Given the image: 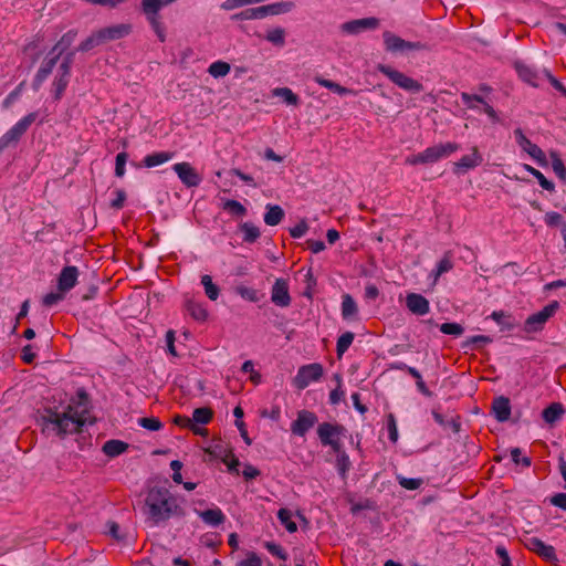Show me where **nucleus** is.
<instances>
[{
  "label": "nucleus",
  "mask_w": 566,
  "mask_h": 566,
  "mask_svg": "<svg viewBox=\"0 0 566 566\" xmlns=\"http://www.w3.org/2000/svg\"><path fill=\"white\" fill-rule=\"evenodd\" d=\"M335 453L337 454V457H336L337 471L343 478H345L346 473L349 471L350 465H352L349 457L342 449Z\"/></svg>",
  "instance_id": "37998d69"
},
{
  "label": "nucleus",
  "mask_w": 566,
  "mask_h": 566,
  "mask_svg": "<svg viewBox=\"0 0 566 566\" xmlns=\"http://www.w3.org/2000/svg\"><path fill=\"white\" fill-rule=\"evenodd\" d=\"M285 213L282 207L277 205H266V212L264 213V222L268 226H277L284 218Z\"/></svg>",
  "instance_id": "cd10ccee"
},
{
  "label": "nucleus",
  "mask_w": 566,
  "mask_h": 566,
  "mask_svg": "<svg viewBox=\"0 0 566 566\" xmlns=\"http://www.w3.org/2000/svg\"><path fill=\"white\" fill-rule=\"evenodd\" d=\"M57 60H59L57 56L53 55L52 57L44 61V63L41 65V67L38 70L35 76H34V80L32 83V87L34 91H38L40 88V86L42 85V83L52 73L54 66L56 65Z\"/></svg>",
  "instance_id": "4be33fe9"
},
{
  "label": "nucleus",
  "mask_w": 566,
  "mask_h": 566,
  "mask_svg": "<svg viewBox=\"0 0 566 566\" xmlns=\"http://www.w3.org/2000/svg\"><path fill=\"white\" fill-rule=\"evenodd\" d=\"M67 84H69V77H66V76L55 77V80L53 82V92H54V98L56 101H59L62 97L64 91L67 87Z\"/></svg>",
  "instance_id": "4d7b16f0"
},
{
  "label": "nucleus",
  "mask_w": 566,
  "mask_h": 566,
  "mask_svg": "<svg viewBox=\"0 0 566 566\" xmlns=\"http://www.w3.org/2000/svg\"><path fill=\"white\" fill-rule=\"evenodd\" d=\"M379 24L380 21L378 18L369 17L344 22L339 25V30L346 35H357L367 30H376Z\"/></svg>",
  "instance_id": "9d476101"
},
{
  "label": "nucleus",
  "mask_w": 566,
  "mask_h": 566,
  "mask_svg": "<svg viewBox=\"0 0 566 566\" xmlns=\"http://www.w3.org/2000/svg\"><path fill=\"white\" fill-rule=\"evenodd\" d=\"M544 219H545V223L548 227H560V228H563V223H565L563 221V217L558 212H555V211L547 212L545 214Z\"/></svg>",
  "instance_id": "69168bd1"
},
{
  "label": "nucleus",
  "mask_w": 566,
  "mask_h": 566,
  "mask_svg": "<svg viewBox=\"0 0 566 566\" xmlns=\"http://www.w3.org/2000/svg\"><path fill=\"white\" fill-rule=\"evenodd\" d=\"M453 269L452 253L447 251L442 259L437 263L436 269H433L430 273V277L433 281V284H437L439 277L451 271Z\"/></svg>",
  "instance_id": "b1692460"
},
{
  "label": "nucleus",
  "mask_w": 566,
  "mask_h": 566,
  "mask_svg": "<svg viewBox=\"0 0 566 566\" xmlns=\"http://www.w3.org/2000/svg\"><path fill=\"white\" fill-rule=\"evenodd\" d=\"M314 81L319 84L321 86L325 87V88H328L329 91L338 94V95H348V94H353L355 95L356 93L353 91V90H349L345 86H342L339 85L338 83L336 82H333L331 80H326L319 75L315 76L314 77Z\"/></svg>",
  "instance_id": "72a5a7b5"
},
{
  "label": "nucleus",
  "mask_w": 566,
  "mask_h": 566,
  "mask_svg": "<svg viewBox=\"0 0 566 566\" xmlns=\"http://www.w3.org/2000/svg\"><path fill=\"white\" fill-rule=\"evenodd\" d=\"M234 291L238 295H240L242 298H244L249 302L256 303L260 301V294L253 287H249V286L240 284L234 287Z\"/></svg>",
  "instance_id": "79ce46f5"
},
{
  "label": "nucleus",
  "mask_w": 566,
  "mask_h": 566,
  "mask_svg": "<svg viewBox=\"0 0 566 566\" xmlns=\"http://www.w3.org/2000/svg\"><path fill=\"white\" fill-rule=\"evenodd\" d=\"M208 72L216 78L223 77L230 72V64L223 61H216L210 64Z\"/></svg>",
  "instance_id": "c03bdc74"
},
{
  "label": "nucleus",
  "mask_w": 566,
  "mask_h": 566,
  "mask_svg": "<svg viewBox=\"0 0 566 566\" xmlns=\"http://www.w3.org/2000/svg\"><path fill=\"white\" fill-rule=\"evenodd\" d=\"M176 1L177 0H142V9L159 12L163 7L169 6Z\"/></svg>",
  "instance_id": "3c124183"
},
{
  "label": "nucleus",
  "mask_w": 566,
  "mask_h": 566,
  "mask_svg": "<svg viewBox=\"0 0 566 566\" xmlns=\"http://www.w3.org/2000/svg\"><path fill=\"white\" fill-rule=\"evenodd\" d=\"M199 516L206 524H208L210 526H214V527L222 524L226 520L224 514L218 507L201 511V512H199Z\"/></svg>",
  "instance_id": "bb28decb"
},
{
  "label": "nucleus",
  "mask_w": 566,
  "mask_h": 566,
  "mask_svg": "<svg viewBox=\"0 0 566 566\" xmlns=\"http://www.w3.org/2000/svg\"><path fill=\"white\" fill-rule=\"evenodd\" d=\"M377 71L387 76L395 85L407 92L420 93L423 90V86L420 82L398 70L392 69L389 65L378 64Z\"/></svg>",
  "instance_id": "0eeeda50"
},
{
  "label": "nucleus",
  "mask_w": 566,
  "mask_h": 566,
  "mask_svg": "<svg viewBox=\"0 0 566 566\" xmlns=\"http://www.w3.org/2000/svg\"><path fill=\"white\" fill-rule=\"evenodd\" d=\"M526 170L537 179L538 184L541 185V187L545 190H548V191H554L555 189V186L553 184V181L548 180L539 170L531 167V166H526Z\"/></svg>",
  "instance_id": "09e8293b"
},
{
  "label": "nucleus",
  "mask_w": 566,
  "mask_h": 566,
  "mask_svg": "<svg viewBox=\"0 0 566 566\" xmlns=\"http://www.w3.org/2000/svg\"><path fill=\"white\" fill-rule=\"evenodd\" d=\"M274 95L281 97L287 105L296 106L300 102L298 96L289 87L275 88Z\"/></svg>",
  "instance_id": "a18cd8bd"
},
{
  "label": "nucleus",
  "mask_w": 566,
  "mask_h": 566,
  "mask_svg": "<svg viewBox=\"0 0 566 566\" xmlns=\"http://www.w3.org/2000/svg\"><path fill=\"white\" fill-rule=\"evenodd\" d=\"M140 511L149 526H161L170 518L185 515L177 496L168 488L159 485L148 488Z\"/></svg>",
  "instance_id": "f03ea898"
},
{
  "label": "nucleus",
  "mask_w": 566,
  "mask_h": 566,
  "mask_svg": "<svg viewBox=\"0 0 566 566\" xmlns=\"http://www.w3.org/2000/svg\"><path fill=\"white\" fill-rule=\"evenodd\" d=\"M461 99L463 102V104L468 107V108H471V109H479V106L478 104H482L484 103V98L480 95H476V94H469V93H461Z\"/></svg>",
  "instance_id": "603ef678"
},
{
  "label": "nucleus",
  "mask_w": 566,
  "mask_h": 566,
  "mask_svg": "<svg viewBox=\"0 0 566 566\" xmlns=\"http://www.w3.org/2000/svg\"><path fill=\"white\" fill-rule=\"evenodd\" d=\"M138 424L149 431H158L163 428L161 421L156 417L139 418Z\"/></svg>",
  "instance_id": "864d4df0"
},
{
  "label": "nucleus",
  "mask_w": 566,
  "mask_h": 566,
  "mask_svg": "<svg viewBox=\"0 0 566 566\" xmlns=\"http://www.w3.org/2000/svg\"><path fill=\"white\" fill-rule=\"evenodd\" d=\"M511 458L514 464L516 465L528 468L532 464V460L530 457H522V451L520 448H513L511 450Z\"/></svg>",
  "instance_id": "680f3d73"
},
{
  "label": "nucleus",
  "mask_w": 566,
  "mask_h": 566,
  "mask_svg": "<svg viewBox=\"0 0 566 566\" xmlns=\"http://www.w3.org/2000/svg\"><path fill=\"white\" fill-rule=\"evenodd\" d=\"M397 481H398L399 485L406 490H417L423 483V480L420 478L413 479V478H406V476H401V475L397 476Z\"/></svg>",
  "instance_id": "6e6d98bb"
},
{
  "label": "nucleus",
  "mask_w": 566,
  "mask_h": 566,
  "mask_svg": "<svg viewBox=\"0 0 566 566\" xmlns=\"http://www.w3.org/2000/svg\"><path fill=\"white\" fill-rule=\"evenodd\" d=\"M212 418V411L209 408H197L192 412V421L200 424H207Z\"/></svg>",
  "instance_id": "8fccbe9b"
},
{
  "label": "nucleus",
  "mask_w": 566,
  "mask_h": 566,
  "mask_svg": "<svg viewBox=\"0 0 566 566\" xmlns=\"http://www.w3.org/2000/svg\"><path fill=\"white\" fill-rule=\"evenodd\" d=\"M406 304L408 310L416 315H426L430 306L428 300L421 294L410 293L407 295Z\"/></svg>",
  "instance_id": "6ab92c4d"
},
{
  "label": "nucleus",
  "mask_w": 566,
  "mask_h": 566,
  "mask_svg": "<svg viewBox=\"0 0 566 566\" xmlns=\"http://www.w3.org/2000/svg\"><path fill=\"white\" fill-rule=\"evenodd\" d=\"M346 433L344 426L338 423L322 422L317 427V436L325 447H331L334 452L342 449L340 438Z\"/></svg>",
  "instance_id": "423d86ee"
},
{
  "label": "nucleus",
  "mask_w": 566,
  "mask_h": 566,
  "mask_svg": "<svg viewBox=\"0 0 566 566\" xmlns=\"http://www.w3.org/2000/svg\"><path fill=\"white\" fill-rule=\"evenodd\" d=\"M240 230L243 233V241L247 243H254L261 235L259 228L251 222L242 223Z\"/></svg>",
  "instance_id": "e433bc0d"
},
{
  "label": "nucleus",
  "mask_w": 566,
  "mask_h": 566,
  "mask_svg": "<svg viewBox=\"0 0 566 566\" xmlns=\"http://www.w3.org/2000/svg\"><path fill=\"white\" fill-rule=\"evenodd\" d=\"M277 518L289 533H295L297 531V525L292 521V512L290 510L280 509Z\"/></svg>",
  "instance_id": "ea45409f"
},
{
  "label": "nucleus",
  "mask_w": 566,
  "mask_h": 566,
  "mask_svg": "<svg viewBox=\"0 0 566 566\" xmlns=\"http://www.w3.org/2000/svg\"><path fill=\"white\" fill-rule=\"evenodd\" d=\"M483 161L481 154L479 153L476 147L472 148V153L470 155H464L460 158L459 161L454 163L453 171L454 174L465 172L469 169H473L480 166Z\"/></svg>",
  "instance_id": "f3484780"
},
{
  "label": "nucleus",
  "mask_w": 566,
  "mask_h": 566,
  "mask_svg": "<svg viewBox=\"0 0 566 566\" xmlns=\"http://www.w3.org/2000/svg\"><path fill=\"white\" fill-rule=\"evenodd\" d=\"M323 376V366L318 363H313L302 366L296 376L294 377V386L297 389H305L311 382L317 381Z\"/></svg>",
  "instance_id": "1a4fd4ad"
},
{
  "label": "nucleus",
  "mask_w": 566,
  "mask_h": 566,
  "mask_svg": "<svg viewBox=\"0 0 566 566\" xmlns=\"http://www.w3.org/2000/svg\"><path fill=\"white\" fill-rule=\"evenodd\" d=\"M174 157L170 151L153 153L144 157L143 165L147 168H153L169 161Z\"/></svg>",
  "instance_id": "c756f323"
},
{
  "label": "nucleus",
  "mask_w": 566,
  "mask_h": 566,
  "mask_svg": "<svg viewBox=\"0 0 566 566\" xmlns=\"http://www.w3.org/2000/svg\"><path fill=\"white\" fill-rule=\"evenodd\" d=\"M264 547L268 549V552L270 554H272L273 556H276L279 559H281V560L287 559V554L281 545H279L274 542H265Z\"/></svg>",
  "instance_id": "bf43d9fd"
},
{
  "label": "nucleus",
  "mask_w": 566,
  "mask_h": 566,
  "mask_svg": "<svg viewBox=\"0 0 566 566\" xmlns=\"http://www.w3.org/2000/svg\"><path fill=\"white\" fill-rule=\"evenodd\" d=\"M38 112H31L19 119L6 134L0 137V153L15 147L29 127L36 120Z\"/></svg>",
  "instance_id": "20e7f679"
},
{
  "label": "nucleus",
  "mask_w": 566,
  "mask_h": 566,
  "mask_svg": "<svg viewBox=\"0 0 566 566\" xmlns=\"http://www.w3.org/2000/svg\"><path fill=\"white\" fill-rule=\"evenodd\" d=\"M128 159V154L125 151L118 153L115 158V176L118 178L124 177L125 166Z\"/></svg>",
  "instance_id": "13d9d810"
},
{
  "label": "nucleus",
  "mask_w": 566,
  "mask_h": 566,
  "mask_svg": "<svg viewBox=\"0 0 566 566\" xmlns=\"http://www.w3.org/2000/svg\"><path fill=\"white\" fill-rule=\"evenodd\" d=\"M495 554L501 559V566H512L509 552L503 545L495 547Z\"/></svg>",
  "instance_id": "774afa93"
},
{
  "label": "nucleus",
  "mask_w": 566,
  "mask_h": 566,
  "mask_svg": "<svg viewBox=\"0 0 566 566\" xmlns=\"http://www.w3.org/2000/svg\"><path fill=\"white\" fill-rule=\"evenodd\" d=\"M265 18L264 6L249 8L231 17L233 21L259 20Z\"/></svg>",
  "instance_id": "2f4dec72"
},
{
  "label": "nucleus",
  "mask_w": 566,
  "mask_h": 566,
  "mask_svg": "<svg viewBox=\"0 0 566 566\" xmlns=\"http://www.w3.org/2000/svg\"><path fill=\"white\" fill-rule=\"evenodd\" d=\"M440 331L443 334L457 337L463 334L464 328L458 323H443L440 325Z\"/></svg>",
  "instance_id": "052dcab7"
},
{
  "label": "nucleus",
  "mask_w": 566,
  "mask_h": 566,
  "mask_svg": "<svg viewBox=\"0 0 566 566\" xmlns=\"http://www.w3.org/2000/svg\"><path fill=\"white\" fill-rule=\"evenodd\" d=\"M77 279L78 270L76 266H64L57 277V290L62 293L69 292L76 285Z\"/></svg>",
  "instance_id": "dca6fc26"
},
{
  "label": "nucleus",
  "mask_w": 566,
  "mask_h": 566,
  "mask_svg": "<svg viewBox=\"0 0 566 566\" xmlns=\"http://www.w3.org/2000/svg\"><path fill=\"white\" fill-rule=\"evenodd\" d=\"M77 33L74 30H70L57 41V43L53 46L50 54L57 56V59L66 51L71 44L74 42Z\"/></svg>",
  "instance_id": "a878e982"
},
{
  "label": "nucleus",
  "mask_w": 566,
  "mask_h": 566,
  "mask_svg": "<svg viewBox=\"0 0 566 566\" xmlns=\"http://www.w3.org/2000/svg\"><path fill=\"white\" fill-rule=\"evenodd\" d=\"M295 8L293 1H280L264 6L265 17L280 15L291 12Z\"/></svg>",
  "instance_id": "7c9ffc66"
},
{
  "label": "nucleus",
  "mask_w": 566,
  "mask_h": 566,
  "mask_svg": "<svg viewBox=\"0 0 566 566\" xmlns=\"http://www.w3.org/2000/svg\"><path fill=\"white\" fill-rule=\"evenodd\" d=\"M354 338L355 335L352 332H345L338 337L336 344V353L338 357H342L347 352L349 346L353 344Z\"/></svg>",
  "instance_id": "58836bf2"
},
{
  "label": "nucleus",
  "mask_w": 566,
  "mask_h": 566,
  "mask_svg": "<svg viewBox=\"0 0 566 566\" xmlns=\"http://www.w3.org/2000/svg\"><path fill=\"white\" fill-rule=\"evenodd\" d=\"M357 313V305L349 294L343 295L342 315L345 319L353 317Z\"/></svg>",
  "instance_id": "a19ab883"
},
{
  "label": "nucleus",
  "mask_w": 566,
  "mask_h": 566,
  "mask_svg": "<svg viewBox=\"0 0 566 566\" xmlns=\"http://www.w3.org/2000/svg\"><path fill=\"white\" fill-rule=\"evenodd\" d=\"M64 294L65 293H62L60 291L48 293L46 295H44L42 303L44 306L48 307L53 306L64 298Z\"/></svg>",
  "instance_id": "0e129e2a"
},
{
  "label": "nucleus",
  "mask_w": 566,
  "mask_h": 566,
  "mask_svg": "<svg viewBox=\"0 0 566 566\" xmlns=\"http://www.w3.org/2000/svg\"><path fill=\"white\" fill-rule=\"evenodd\" d=\"M565 413V408L560 402H553L542 411L543 420L549 424H555Z\"/></svg>",
  "instance_id": "5701e85b"
},
{
  "label": "nucleus",
  "mask_w": 566,
  "mask_h": 566,
  "mask_svg": "<svg viewBox=\"0 0 566 566\" xmlns=\"http://www.w3.org/2000/svg\"><path fill=\"white\" fill-rule=\"evenodd\" d=\"M223 209L237 217H244L247 214L245 207L241 202L233 199L226 200L223 203Z\"/></svg>",
  "instance_id": "49530a36"
},
{
  "label": "nucleus",
  "mask_w": 566,
  "mask_h": 566,
  "mask_svg": "<svg viewBox=\"0 0 566 566\" xmlns=\"http://www.w3.org/2000/svg\"><path fill=\"white\" fill-rule=\"evenodd\" d=\"M317 422V416L308 410H301L297 413L296 420L291 424V431L293 434L304 437L305 433L314 427Z\"/></svg>",
  "instance_id": "f8f14e48"
},
{
  "label": "nucleus",
  "mask_w": 566,
  "mask_h": 566,
  "mask_svg": "<svg viewBox=\"0 0 566 566\" xmlns=\"http://www.w3.org/2000/svg\"><path fill=\"white\" fill-rule=\"evenodd\" d=\"M285 30L276 27L266 32L265 40L275 46L283 48L285 45Z\"/></svg>",
  "instance_id": "c9c22d12"
},
{
  "label": "nucleus",
  "mask_w": 566,
  "mask_h": 566,
  "mask_svg": "<svg viewBox=\"0 0 566 566\" xmlns=\"http://www.w3.org/2000/svg\"><path fill=\"white\" fill-rule=\"evenodd\" d=\"M222 462L228 467L230 472L239 473L238 467L240 462L232 452H226V454L222 457Z\"/></svg>",
  "instance_id": "e2e57ef3"
},
{
  "label": "nucleus",
  "mask_w": 566,
  "mask_h": 566,
  "mask_svg": "<svg viewBox=\"0 0 566 566\" xmlns=\"http://www.w3.org/2000/svg\"><path fill=\"white\" fill-rule=\"evenodd\" d=\"M559 308V303L557 301H552L546 306H544L541 311L530 315L523 326V331L526 334H534L542 332L548 322Z\"/></svg>",
  "instance_id": "39448f33"
},
{
  "label": "nucleus",
  "mask_w": 566,
  "mask_h": 566,
  "mask_svg": "<svg viewBox=\"0 0 566 566\" xmlns=\"http://www.w3.org/2000/svg\"><path fill=\"white\" fill-rule=\"evenodd\" d=\"M552 158V168L556 176L560 178L563 181H566V167L556 151L551 153Z\"/></svg>",
  "instance_id": "de8ad7c7"
},
{
  "label": "nucleus",
  "mask_w": 566,
  "mask_h": 566,
  "mask_svg": "<svg viewBox=\"0 0 566 566\" xmlns=\"http://www.w3.org/2000/svg\"><path fill=\"white\" fill-rule=\"evenodd\" d=\"M185 307L193 319L198 322H203L207 319L208 312L201 303H197L193 300H187Z\"/></svg>",
  "instance_id": "473e14b6"
},
{
  "label": "nucleus",
  "mask_w": 566,
  "mask_h": 566,
  "mask_svg": "<svg viewBox=\"0 0 566 566\" xmlns=\"http://www.w3.org/2000/svg\"><path fill=\"white\" fill-rule=\"evenodd\" d=\"M180 181L188 188L198 187L202 181L201 176L189 163H177L172 166Z\"/></svg>",
  "instance_id": "9b49d317"
},
{
  "label": "nucleus",
  "mask_w": 566,
  "mask_h": 566,
  "mask_svg": "<svg viewBox=\"0 0 566 566\" xmlns=\"http://www.w3.org/2000/svg\"><path fill=\"white\" fill-rule=\"evenodd\" d=\"M460 146L457 143L448 142L426 148L423 151L406 157L405 163L410 166L434 164L442 158H447Z\"/></svg>",
  "instance_id": "7ed1b4c3"
},
{
  "label": "nucleus",
  "mask_w": 566,
  "mask_h": 566,
  "mask_svg": "<svg viewBox=\"0 0 566 566\" xmlns=\"http://www.w3.org/2000/svg\"><path fill=\"white\" fill-rule=\"evenodd\" d=\"M102 43L104 42L99 39V32L97 31L80 44L78 51L87 52Z\"/></svg>",
  "instance_id": "5fc2aeb1"
},
{
  "label": "nucleus",
  "mask_w": 566,
  "mask_h": 566,
  "mask_svg": "<svg viewBox=\"0 0 566 566\" xmlns=\"http://www.w3.org/2000/svg\"><path fill=\"white\" fill-rule=\"evenodd\" d=\"M514 136L518 146L526 151L538 164L545 163L544 151L534 143H532L522 132L521 128L514 130Z\"/></svg>",
  "instance_id": "4468645a"
},
{
  "label": "nucleus",
  "mask_w": 566,
  "mask_h": 566,
  "mask_svg": "<svg viewBox=\"0 0 566 566\" xmlns=\"http://www.w3.org/2000/svg\"><path fill=\"white\" fill-rule=\"evenodd\" d=\"M514 66L523 82L534 87H538L541 85V82L545 76L543 71H537L523 62H515Z\"/></svg>",
  "instance_id": "2eb2a0df"
},
{
  "label": "nucleus",
  "mask_w": 566,
  "mask_h": 566,
  "mask_svg": "<svg viewBox=\"0 0 566 566\" xmlns=\"http://www.w3.org/2000/svg\"><path fill=\"white\" fill-rule=\"evenodd\" d=\"M289 282L285 279H276L271 289V302L280 307H287L291 304Z\"/></svg>",
  "instance_id": "ddd939ff"
},
{
  "label": "nucleus",
  "mask_w": 566,
  "mask_h": 566,
  "mask_svg": "<svg viewBox=\"0 0 566 566\" xmlns=\"http://www.w3.org/2000/svg\"><path fill=\"white\" fill-rule=\"evenodd\" d=\"M490 318L496 322L501 326V331H513L516 327L511 314L504 311H494L491 313Z\"/></svg>",
  "instance_id": "c85d7f7f"
},
{
  "label": "nucleus",
  "mask_w": 566,
  "mask_h": 566,
  "mask_svg": "<svg viewBox=\"0 0 566 566\" xmlns=\"http://www.w3.org/2000/svg\"><path fill=\"white\" fill-rule=\"evenodd\" d=\"M90 413V399L85 390L80 389L67 407L62 411L56 408H44L40 413L42 430L54 433L61 438L82 430Z\"/></svg>",
  "instance_id": "f257e3e1"
},
{
  "label": "nucleus",
  "mask_w": 566,
  "mask_h": 566,
  "mask_svg": "<svg viewBox=\"0 0 566 566\" xmlns=\"http://www.w3.org/2000/svg\"><path fill=\"white\" fill-rule=\"evenodd\" d=\"M132 27L129 24H116L98 30L99 39L105 43L112 40H118L129 34Z\"/></svg>",
  "instance_id": "aec40b11"
},
{
  "label": "nucleus",
  "mask_w": 566,
  "mask_h": 566,
  "mask_svg": "<svg viewBox=\"0 0 566 566\" xmlns=\"http://www.w3.org/2000/svg\"><path fill=\"white\" fill-rule=\"evenodd\" d=\"M128 444L120 440H108L103 446V452L108 457H117L124 453Z\"/></svg>",
  "instance_id": "f704fd0d"
},
{
  "label": "nucleus",
  "mask_w": 566,
  "mask_h": 566,
  "mask_svg": "<svg viewBox=\"0 0 566 566\" xmlns=\"http://www.w3.org/2000/svg\"><path fill=\"white\" fill-rule=\"evenodd\" d=\"M144 14L147 18V21L151 25L154 32L158 36L160 42H164L166 40V33H165V27L160 22L159 12H151L148 9H142Z\"/></svg>",
  "instance_id": "393cba45"
},
{
  "label": "nucleus",
  "mask_w": 566,
  "mask_h": 566,
  "mask_svg": "<svg viewBox=\"0 0 566 566\" xmlns=\"http://www.w3.org/2000/svg\"><path fill=\"white\" fill-rule=\"evenodd\" d=\"M492 412L497 421H507L511 416L510 399L504 396L495 398L492 402Z\"/></svg>",
  "instance_id": "412c9836"
},
{
  "label": "nucleus",
  "mask_w": 566,
  "mask_h": 566,
  "mask_svg": "<svg viewBox=\"0 0 566 566\" xmlns=\"http://www.w3.org/2000/svg\"><path fill=\"white\" fill-rule=\"evenodd\" d=\"M239 566H262V560L254 552H249L247 557L239 563Z\"/></svg>",
  "instance_id": "338daca9"
},
{
  "label": "nucleus",
  "mask_w": 566,
  "mask_h": 566,
  "mask_svg": "<svg viewBox=\"0 0 566 566\" xmlns=\"http://www.w3.org/2000/svg\"><path fill=\"white\" fill-rule=\"evenodd\" d=\"M526 547L546 560H557L555 548L552 545L545 544L537 537L528 538L526 542Z\"/></svg>",
  "instance_id": "a211bd4d"
},
{
  "label": "nucleus",
  "mask_w": 566,
  "mask_h": 566,
  "mask_svg": "<svg viewBox=\"0 0 566 566\" xmlns=\"http://www.w3.org/2000/svg\"><path fill=\"white\" fill-rule=\"evenodd\" d=\"M384 46L387 52L390 53H403L408 51H424L428 50V45L420 41H407L402 38L394 34L390 31L382 33Z\"/></svg>",
  "instance_id": "6e6552de"
},
{
  "label": "nucleus",
  "mask_w": 566,
  "mask_h": 566,
  "mask_svg": "<svg viewBox=\"0 0 566 566\" xmlns=\"http://www.w3.org/2000/svg\"><path fill=\"white\" fill-rule=\"evenodd\" d=\"M201 284L203 285L207 297L211 301L218 300L220 289L212 282V277L208 274L201 276Z\"/></svg>",
  "instance_id": "4c0bfd02"
}]
</instances>
